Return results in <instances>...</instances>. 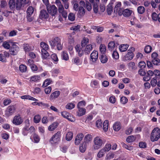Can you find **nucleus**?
<instances>
[{"label":"nucleus","mask_w":160,"mask_h":160,"mask_svg":"<svg viewBox=\"0 0 160 160\" xmlns=\"http://www.w3.org/2000/svg\"><path fill=\"white\" fill-rule=\"evenodd\" d=\"M85 5H86L87 9L88 11H90L91 10L92 8L91 5L88 1L86 2Z\"/></svg>","instance_id":"61"},{"label":"nucleus","mask_w":160,"mask_h":160,"mask_svg":"<svg viewBox=\"0 0 160 160\" xmlns=\"http://www.w3.org/2000/svg\"><path fill=\"white\" fill-rule=\"evenodd\" d=\"M137 11L138 13L142 14L145 11V9L144 7L139 6L137 8Z\"/></svg>","instance_id":"46"},{"label":"nucleus","mask_w":160,"mask_h":160,"mask_svg":"<svg viewBox=\"0 0 160 160\" xmlns=\"http://www.w3.org/2000/svg\"><path fill=\"white\" fill-rule=\"evenodd\" d=\"M55 3L58 7V11L59 13L64 11L63 5L61 3L60 0H56Z\"/></svg>","instance_id":"17"},{"label":"nucleus","mask_w":160,"mask_h":160,"mask_svg":"<svg viewBox=\"0 0 160 160\" xmlns=\"http://www.w3.org/2000/svg\"><path fill=\"white\" fill-rule=\"evenodd\" d=\"M128 101V99L125 97L123 96L121 98L120 102L122 104H125Z\"/></svg>","instance_id":"57"},{"label":"nucleus","mask_w":160,"mask_h":160,"mask_svg":"<svg viewBox=\"0 0 160 160\" xmlns=\"http://www.w3.org/2000/svg\"><path fill=\"white\" fill-rule=\"evenodd\" d=\"M9 53L7 52H4L3 53L0 54V61L2 62H6V58L9 56Z\"/></svg>","instance_id":"12"},{"label":"nucleus","mask_w":160,"mask_h":160,"mask_svg":"<svg viewBox=\"0 0 160 160\" xmlns=\"http://www.w3.org/2000/svg\"><path fill=\"white\" fill-rule=\"evenodd\" d=\"M152 18L154 21H158L160 22V13L158 15L156 12H153L152 14Z\"/></svg>","instance_id":"22"},{"label":"nucleus","mask_w":160,"mask_h":160,"mask_svg":"<svg viewBox=\"0 0 160 160\" xmlns=\"http://www.w3.org/2000/svg\"><path fill=\"white\" fill-rule=\"evenodd\" d=\"M40 46L42 49L41 51L47 50L49 49V46L46 43L42 42L40 43Z\"/></svg>","instance_id":"31"},{"label":"nucleus","mask_w":160,"mask_h":160,"mask_svg":"<svg viewBox=\"0 0 160 160\" xmlns=\"http://www.w3.org/2000/svg\"><path fill=\"white\" fill-rule=\"evenodd\" d=\"M40 79V77L38 75H35L31 77L30 78V81L37 82Z\"/></svg>","instance_id":"43"},{"label":"nucleus","mask_w":160,"mask_h":160,"mask_svg":"<svg viewBox=\"0 0 160 160\" xmlns=\"http://www.w3.org/2000/svg\"><path fill=\"white\" fill-rule=\"evenodd\" d=\"M104 149L102 148L99 151L97 154V156L99 158H101L104 156L105 153L106 152Z\"/></svg>","instance_id":"44"},{"label":"nucleus","mask_w":160,"mask_h":160,"mask_svg":"<svg viewBox=\"0 0 160 160\" xmlns=\"http://www.w3.org/2000/svg\"><path fill=\"white\" fill-rule=\"evenodd\" d=\"M42 57L43 59H47L49 56V54L47 51V50L41 51Z\"/></svg>","instance_id":"32"},{"label":"nucleus","mask_w":160,"mask_h":160,"mask_svg":"<svg viewBox=\"0 0 160 160\" xmlns=\"http://www.w3.org/2000/svg\"><path fill=\"white\" fill-rule=\"evenodd\" d=\"M61 136V132L58 131L49 140L50 143L53 144L58 142L60 140Z\"/></svg>","instance_id":"5"},{"label":"nucleus","mask_w":160,"mask_h":160,"mask_svg":"<svg viewBox=\"0 0 160 160\" xmlns=\"http://www.w3.org/2000/svg\"><path fill=\"white\" fill-rule=\"evenodd\" d=\"M128 66L129 69L131 70H135L136 67L135 63L133 62H130L128 64Z\"/></svg>","instance_id":"35"},{"label":"nucleus","mask_w":160,"mask_h":160,"mask_svg":"<svg viewBox=\"0 0 160 160\" xmlns=\"http://www.w3.org/2000/svg\"><path fill=\"white\" fill-rule=\"evenodd\" d=\"M121 128V124L119 122H115L113 125V128L116 131H118Z\"/></svg>","instance_id":"30"},{"label":"nucleus","mask_w":160,"mask_h":160,"mask_svg":"<svg viewBox=\"0 0 160 160\" xmlns=\"http://www.w3.org/2000/svg\"><path fill=\"white\" fill-rule=\"evenodd\" d=\"M128 47V44H122L119 46V49L120 52H124L127 50Z\"/></svg>","instance_id":"25"},{"label":"nucleus","mask_w":160,"mask_h":160,"mask_svg":"<svg viewBox=\"0 0 160 160\" xmlns=\"http://www.w3.org/2000/svg\"><path fill=\"white\" fill-rule=\"evenodd\" d=\"M156 77L153 78L151 81V84L152 87H155L157 84V80H156Z\"/></svg>","instance_id":"53"},{"label":"nucleus","mask_w":160,"mask_h":160,"mask_svg":"<svg viewBox=\"0 0 160 160\" xmlns=\"http://www.w3.org/2000/svg\"><path fill=\"white\" fill-rule=\"evenodd\" d=\"M16 2H17L16 0H10L9 1L8 5L11 10H13L14 9Z\"/></svg>","instance_id":"21"},{"label":"nucleus","mask_w":160,"mask_h":160,"mask_svg":"<svg viewBox=\"0 0 160 160\" xmlns=\"http://www.w3.org/2000/svg\"><path fill=\"white\" fill-rule=\"evenodd\" d=\"M86 102L84 101H82L79 102L77 105V108H82V107L85 106Z\"/></svg>","instance_id":"50"},{"label":"nucleus","mask_w":160,"mask_h":160,"mask_svg":"<svg viewBox=\"0 0 160 160\" xmlns=\"http://www.w3.org/2000/svg\"><path fill=\"white\" fill-rule=\"evenodd\" d=\"M115 46V44L114 42L113 41L110 42L108 44V49L110 51H112L114 49Z\"/></svg>","instance_id":"37"},{"label":"nucleus","mask_w":160,"mask_h":160,"mask_svg":"<svg viewBox=\"0 0 160 160\" xmlns=\"http://www.w3.org/2000/svg\"><path fill=\"white\" fill-rule=\"evenodd\" d=\"M60 94V92L59 91H56L53 92L50 96V100L53 101L55 99L58 97Z\"/></svg>","instance_id":"14"},{"label":"nucleus","mask_w":160,"mask_h":160,"mask_svg":"<svg viewBox=\"0 0 160 160\" xmlns=\"http://www.w3.org/2000/svg\"><path fill=\"white\" fill-rule=\"evenodd\" d=\"M61 56L62 59L65 60L67 61L69 59L68 54L64 51H63L62 52Z\"/></svg>","instance_id":"42"},{"label":"nucleus","mask_w":160,"mask_h":160,"mask_svg":"<svg viewBox=\"0 0 160 160\" xmlns=\"http://www.w3.org/2000/svg\"><path fill=\"white\" fill-rule=\"evenodd\" d=\"M138 73L141 76H143L146 74V72L143 68H141L139 70Z\"/></svg>","instance_id":"63"},{"label":"nucleus","mask_w":160,"mask_h":160,"mask_svg":"<svg viewBox=\"0 0 160 160\" xmlns=\"http://www.w3.org/2000/svg\"><path fill=\"white\" fill-rule=\"evenodd\" d=\"M84 135L82 133L78 134L76 136L75 140V144L76 145H78L82 140Z\"/></svg>","instance_id":"11"},{"label":"nucleus","mask_w":160,"mask_h":160,"mask_svg":"<svg viewBox=\"0 0 160 160\" xmlns=\"http://www.w3.org/2000/svg\"><path fill=\"white\" fill-rule=\"evenodd\" d=\"M100 51L102 54H103L106 52V46L104 45H101L99 48Z\"/></svg>","instance_id":"49"},{"label":"nucleus","mask_w":160,"mask_h":160,"mask_svg":"<svg viewBox=\"0 0 160 160\" xmlns=\"http://www.w3.org/2000/svg\"><path fill=\"white\" fill-rule=\"evenodd\" d=\"M73 133L72 132H68L66 134V139L67 141L71 140L73 137Z\"/></svg>","instance_id":"33"},{"label":"nucleus","mask_w":160,"mask_h":160,"mask_svg":"<svg viewBox=\"0 0 160 160\" xmlns=\"http://www.w3.org/2000/svg\"><path fill=\"white\" fill-rule=\"evenodd\" d=\"M99 58L101 62L102 63H106L108 60L107 57L103 54H102L100 55Z\"/></svg>","instance_id":"24"},{"label":"nucleus","mask_w":160,"mask_h":160,"mask_svg":"<svg viewBox=\"0 0 160 160\" xmlns=\"http://www.w3.org/2000/svg\"><path fill=\"white\" fill-rule=\"evenodd\" d=\"M152 49V47L150 45H147L145 48L144 51L145 53H148L150 52Z\"/></svg>","instance_id":"48"},{"label":"nucleus","mask_w":160,"mask_h":160,"mask_svg":"<svg viewBox=\"0 0 160 160\" xmlns=\"http://www.w3.org/2000/svg\"><path fill=\"white\" fill-rule=\"evenodd\" d=\"M19 51V47L15 43H13L10 49V54L13 55H16Z\"/></svg>","instance_id":"7"},{"label":"nucleus","mask_w":160,"mask_h":160,"mask_svg":"<svg viewBox=\"0 0 160 160\" xmlns=\"http://www.w3.org/2000/svg\"><path fill=\"white\" fill-rule=\"evenodd\" d=\"M74 104L72 103H68L65 106V108H66L69 110H71L73 109L74 108Z\"/></svg>","instance_id":"47"},{"label":"nucleus","mask_w":160,"mask_h":160,"mask_svg":"<svg viewBox=\"0 0 160 160\" xmlns=\"http://www.w3.org/2000/svg\"><path fill=\"white\" fill-rule=\"evenodd\" d=\"M87 145H88L84 143V142H83L82 144L79 147V149L80 152H84L86 149Z\"/></svg>","instance_id":"39"},{"label":"nucleus","mask_w":160,"mask_h":160,"mask_svg":"<svg viewBox=\"0 0 160 160\" xmlns=\"http://www.w3.org/2000/svg\"><path fill=\"white\" fill-rule=\"evenodd\" d=\"M112 57L113 58L118 59L119 58L118 53L117 51H114L112 54Z\"/></svg>","instance_id":"60"},{"label":"nucleus","mask_w":160,"mask_h":160,"mask_svg":"<svg viewBox=\"0 0 160 160\" xmlns=\"http://www.w3.org/2000/svg\"><path fill=\"white\" fill-rule=\"evenodd\" d=\"M48 13L45 10L42 9L40 11L39 18L41 19L48 18L49 16Z\"/></svg>","instance_id":"13"},{"label":"nucleus","mask_w":160,"mask_h":160,"mask_svg":"<svg viewBox=\"0 0 160 160\" xmlns=\"http://www.w3.org/2000/svg\"><path fill=\"white\" fill-rule=\"evenodd\" d=\"M113 8L112 4L109 3L107 6V11L108 14L111 15L112 12Z\"/></svg>","instance_id":"38"},{"label":"nucleus","mask_w":160,"mask_h":160,"mask_svg":"<svg viewBox=\"0 0 160 160\" xmlns=\"http://www.w3.org/2000/svg\"><path fill=\"white\" fill-rule=\"evenodd\" d=\"M68 18L71 21H73L75 18V15L72 13H70L68 16Z\"/></svg>","instance_id":"58"},{"label":"nucleus","mask_w":160,"mask_h":160,"mask_svg":"<svg viewBox=\"0 0 160 160\" xmlns=\"http://www.w3.org/2000/svg\"><path fill=\"white\" fill-rule=\"evenodd\" d=\"M78 13L80 16H82L85 14V10L81 6L79 8Z\"/></svg>","instance_id":"54"},{"label":"nucleus","mask_w":160,"mask_h":160,"mask_svg":"<svg viewBox=\"0 0 160 160\" xmlns=\"http://www.w3.org/2000/svg\"><path fill=\"white\" fill-rule=\"evenodd\" d=\"M92 139V135L90 134H87L84 137L83 142L87 145H88Z\"/></svg>","instance_id":"16"},{"label":"nucleus","mask_w":160,"mask_h":160,"mask_svg":"<svg viewBox=\"0 0 160 160\" xmlns=\"http://www.w3.org/2000/svg\"><path fill=\"white\" fill-rule=\"evenodd\" d=\"M98 57V52L95 50H94L90 55V60L93 62H95L97 60Z\"/></svg>","instance_id":"10"},{"label":"nucleus","mask_w":160,"mask_h":160,"mask_svg":"<svg viewBox=\"0 0 160 160\" xmlns=\"http://www.w3.org/2000/svg\"><path fill=\"white\" fill-rule=\"evenodd\" d=\"M41 119V117L39 115H37L35 116L33 118L34 122L35 123H38L40 122Z\"/></svg>","instance_id":"36"},{"label":"nucleus","mask_w":160,"mask_h":160,"mask_svg":"<svg viewBox=\"0 0 160 160\" xmlns=\"http://www.w3.org/2000/svg\"><path fill=\"white\" fill-rule=\"evenodd\" d=\"M111 145L110 144L107 143L106 144L105 147L103 148V149H104V150L106 152L109 151L111 149Z\"/></svg>","instance_id":"52"},{"label":"nucleus","mask_w":160,"mask_h":160,"mask_svg":"<svg viewBox=\"0 0 160 160\" xmlns=\"http://www.w3.org/2000/svg\"><path fill=\"white\" fill-rule=\"evenodd\" d=\"M58 124L57 122H54L51 125H50L48 128V129L50 131H52L54 130L58 126Z\"/></svg>","instance_id":"26"},{"label":"nucleus","mask_w":160,"mask_h":160,"mask_svg":"<svg viewBox=\"0 0 160 160\" xmlns=\"http://www.w3.org/2000/svg\"><path fill=\"white\" fill-rule=\"evenodd\" d=\"M134 56L133 52L128 51V53L122 58V61L127 62L128 60H132Z\"/></svg>","instance_id":"9"},{"label":"nucleus","mask_w":160,"mask_h":160,"mask_svg":"<svg viewBox=\"0 0 160 160\" xmlns=\"http://www.w3.org/2000/svg\"><path fill=\"white\" fill-rule=\"evenodd\" d=\"M24 49L25 52H28L30 51L33 50L34 48L33 46L29 45L28 44L26 43L23 44Z\"/></svg>","instance_id":"18"},{"label":"nucleus","mask_w":160,"mask_h":160,"mask_svg":"<svg viewBox=\"0 0 160 160\" xmlns=\"http://www.w3.org/2000/svg\"><path fill=\"white\" fill-rule=\"evenodd\" d=\"M136 139V138L133 136L128 137L126 139V141L128 142H131L134 141Z\"/></svg>","instance_id":"45"},{"label":"nucleus","mask_w":160,"mask_h":160,"mask_svg":"<svg viewBox=\"0 0 160 160\" xmlns=\"http://www.w3.org/2000/svg\"><path fill=\"white\" fill-rule=\"evenodd\" d=\"M17 2H16L15 8L17 10H20L22 8V3L19 1V0H16Z\"/></svg>","instance_id":"28"},{"label":"nucleus","mask_w":160,"mask_h":160,"mask_svg":"<svg viewBox=\"0 0 160 160\" xmlns=\"http://www.w3.org/2000/svg\"><path fill=\"white\" fill-rule=\"evenodd\" d=\"M16 108L15 105H10L8 107L5 111V115L7 117L12 115L15 113Z\"/></svg>","instance_id":"3"},{"label":"nucleus","mask_w":160,"mask_h":160,"mask_svg":"<svg viewBox=\"0 0 160 160\" xmlns=\"http://www.w3.org/2000/svg\"><path fill=\"white\" fill-rule=\"evenodd\" d=\"M114 154L112 152L109 153L106 157V159L107 160H110L114 157Z\"/></svg>","instance_id":"56"},{"label":"nucleus","mask_w":160,"mask_h":160,"mask_svg":"<svg viewBox=\"0 0 160 160\" xmlns=\"http://www.w3.org/2000/svg\"><path fill=\"white\" fill-rule=\"evenodd\" d=\"M34 11L33 8L32 6L29 7L27 10V16H31Z\"/></svg>","instance_id":"34"},{"label":"nucleus","mask_w":160,"mask_h":160,"mask_svg":"<svg viewBox=\"0 0 160 160\" xmlns=\"http://www.w3.org/2000/svg\"><path fill=\"white\" fill-rule=\"evenodd\" d=\"M7 5L6 2L3 0H1L0 1V7L1 8H4Z\"/></svg>","instance_id":"64"},{"label":"nucleus","mask_w":160,"mask_h":160,"mask_svg":"<svg viewBox=\"0 0 160 160\" xmlns=\"http://www.w3.org/2000/svg\"><path fill=\"white\" fill-rule=\"evenodd\" d=\"M23 121L21 115L19 114L15 115L13 118L12 123L16 125H19L22 123Z\"/></svg>","instance_id":"6"},{"label":"nucleus","mask_w":160,"mask_h":160,"mask_svg":"<svg viewBox=\"0 0 160 160\" xmlns=\"http://www.w3.org/2000/svg\"><path fill=\"white\" fill-rule=\"evenodd\" d=\"M132 13V11L128 9H126L124 10H122L120 11H119L118 12V14L119 15L121 16L123 15L125 17H128L130 16Z\"/></svg>","instance_id":"8"},{"label":"nucleus","mask_w":160,"mask_h":160,"mask_svg":"<svg viewBox=\"0 0 160 160\" xmlns=\"http://www.w3.org/2000/svg\"><path fill=\"white\" fill-rule=\"evenodd\" d=\"M19 69L22 72H24L27 70V67L25 65L22 64L19 66Z\"/></svg>","instance_id":"41"},{"label":"nucleus","mask_w":160,"mask_h":160,"mask_svg":"<svg viewBox=\"0 0 160 160\" xmlns=\"http://www.w3.org/2000/svg\"><path fill=\"white\" fill-rule=\"evenodd\" d=\"M78 108V111L77 114L78 116H81L85 114L86 110L85 108Z\"/></svg>","instance_id":"20"},{"label":"nucleus","mask_w":160,"mask_h":160,"mask_svg":"<svg viewBox=\"0 0 160 160\" xmlns=\"http://www.w3.org/2000/svg\"><path fill=\"white\" fill-rule=\"evenodd\" d=\"M108 121L106 120L103 123V129L105 132L107 131L108 127Z\"/></svg>","instance_id":"40"},{"label":"nucleus","mask_w":160,"mask_h":160,"mask_svg":"<svg viewBox=\"0 0 160 160\" xmlns=\"http://www.w3.org/2000/svg\"><path fill=\"white\" fill-rule=\"evenodd\" d=\"M72 62L76 64H79L80 62V60L79 58L76 57L73 58L72 59Z\"/></svg>","instance_id":"59"},{"label":"nucleus","mask_w":160,"mask_h":160,"mask_svg":"<svg viewBox=\"0 0 160 160\" xmlns=\"http://www.w3.org/2000/svg\"><path fill=\"white\" fill-rule=\"evenodd\" d=\"M92 49V46L91 44H89L86 46L84 51L86 54H88Z\"/></svg>","instance_id":"29"},{"label":"nucleus","mask_w":160,"mask_h":160,"mask_svg":"<svg viewBox=\"0 0 160 160\" xmlns=\"http://www.w3.org/2000/svg\"><path fill=\"white\" fill-rule=\"evenodd\" d=\"M47 9L48 13L52 16H55L58 12L57 8L54 5L47 6Z\"/></svg>","instance_id":"4"},{"label":"nucleus","mask_w":160,"mask_h":160,"mask_svg":"<svg viewBox=\"0 0 160 160\" xmlns=\"http://www.w3.org/2000/svg\"><path fill=\"white\" fill-rule=\"evenodd\" d=\"M60 39L58 37H55L53 40L49 41V44L52 48H54L55 47L58 42H59Z\"/></svg>","instance_id":"19"},{"label":"nucleus","mask_w":160,"mask_h":160,"mask_svg":"<svg viewBox=\"0 0 160 160\" xmlns=\"http://www.w3.org/2000/svg\"><path fill=\"white\" fill-rule=\"evenodd\" d=\"M121 6V3L120 2H118L114 8V12H116L118 13L119 11H121L122 10V9L120 8Z\"/></svg>","instance_id":"23"},{"label":"nucleus","mask_w":160,"mask_h":160,"mask_svg":"<svg viewBox=\"0 0 160 160\" xmlns=\"http://www.w3.org/2000/svg\"><path fill=\"white\" fill-rule=\"evenodd\" d=\"M57 49L59 50H61L62 48V44L61 43L60 39H59V42L57 44Z\"/></svg>","instance_id":"62"},{"label":"nucleus","mask_w":160,"mask_h":160,"mask_svg":"<svg viewBox=\"0 0 160 160\" xmlns=\"http://www.w3.org/2000/svg\"><path fill=\"white\" fill-rule=\"evenodd\" d=\"M152 62L155 65H160V60L158 58L152 59Z\"/></svg>","instance_id":"55"},{"label":"nucleus","mask_w":160,"mask_h":160,"mask_svg":"<svg viewBox=\"0 0 160 160\" xmlns=\"http://www.w3.org/2000/svg\"><path fill=\"white\" fill-rule=\"evenodd\" d=\"M75 49L79 56L81 57L82 56L83 54V47L81 46L80 45H77L75 47Z\"/></svg>","instance_id":"15"},{"label":"nucleus","mask_w":160,"mask_h":160,"mask_svg":"<svg viewBox=\"0 0 160 160\" xmlns=\"http://www.w3.org/2000/svg\"><path fill=\"white\" fill-rule=\"evenodd\" d=\"M94 144L92 148L94 150H98L102 146L103 141L102 138L100 137H96L93 140Z\"/></svg>","instance_id":"2"},{"label":"nucleus","mask_w":160,"mask_h":160,"mask_svg":"<svg viewBox=\"0 0 160 160\" xmlns=\"http://www.w3.org/2000/svg\"><path fill=\"white\" fill-rule=\"evenodd\" d=\"M160 138V129L158 128H154L151 135L150 139L152 142L157 141Z\"/></svg>","instance_id":"1"},{"label":"nucleus","mask_w":160,"mask_h":160,"mask_svg":"<svg viewBox=\"0 0 160 160\" xmlns=\"http://www.w3.org/2000/svg\"><path fill=\"white\" fill-rule=\"evenodd\" d=\"M89 40L88 38H84L82 41L81 45L82 47H84L88 42Z\"/></svg>","instance_id":"51"},{"label":"nucleus","mask_w":160,"mask_h":160,"mask_svg":"<svg viewBox=\"0 0 160 160\" xmlns=\"http://www.w3.org/2000/svg\"><path fill=\"white\" fill-rule=\"evenodd\" d=\"M52 82V81L51 78H48L46 79L43 82L42 87L43 88L45 87L48 85H50Z\"/></svg>","instance_id":"27"}]
</instances>
